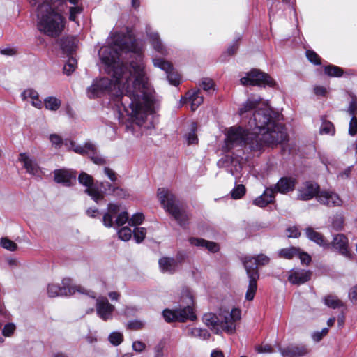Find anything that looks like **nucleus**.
Here are the masks:
<instances>
[{"instance_id":"1","label":"nucleus","mask_w":357,"mask_h":357,"mask_svg":"<svg viewBox=\"0 0 357 357\" xmlns=\"http://www.w3.org/2000/svg\"><path fill=\"white\" fill-rule=\"evenodd\" d=\"M143 47L142 41L136 40L128 28L113 33L109 45L99 50L105 70L112 79L95 80L86 89L90 99L109 94L138 126L145 122L149 114L155 112L157 104L144 70Z\"/></svg>"},{"instance_id":"2","label":"nucleus","mask_w":357,"mask_h":357,"mask_svg":"<svg viewBox=\"0 0 357 357\" xmlns=\"http://www.w3.org/2000/svg\"><path fill=\"white\" fill-rule=\"evenodd\" d=\"M225 149L231 151L234 149L243 151H260L266 146H273L282 142L284 135L280 130L273 133H265L261 137L253 132L250 128L245 129L241 126L229 128L226 133Z\"/></svg>"},{"instance_id":"3","label":"nucleus","mask_w":357,"mask_h":357,"mask_svg":"<svg viewBox=\"0 0 357 357\" xmlns=\"http://www.w3.org/2000/svg\"><path fill=\"white\" fill-rule=\"evenodd\" d=\"M77 4L79 0H30L32 6L37 7L38 29L40 32L51 36H59L64 28V17L61 12L66 2Z\"/></svg>"},{"instance_id":"4","label":"nucleus","mask_w":357,"mask_h":357,"mask_svg":"<svg viewBox=\"0 0 357 357\" xmlns=\"http://www.w3.org/2000/svg\"><path fill=\"white\" fill-rule=\"evenodd\" d=\"M248 126L250 130L253 132H256V135H259V137H261L265 133L276 132V130H278L284 135L282 142L287 139V134L284 127L281 123L275 122L273 116V111L268 107L256 110L252 118L248 121Z\"/></svg>"},{"instance_id":"5","label":"nucleus","mask_w":357,"mask_h":357,"mask_svg":"<svg viewBox=\"0 0 357 357\" xmlns=\"http://www.w3.org/2000/svg\"><path fill=\"white\" fill-rule=\"evenodd\" d=\"M241 261L243 264L247 276L249 279L245 299L252 301L257 289V280L259 278L258 266L268 264L270 261V259L266 255L260 254L256 257L245 256L241 258Z\"/></svg>"},{"instance_id":"6","label":"nucleus","mask_w":357,"mask_h":357,"mask_svg":"<svg viewBox=\"0 0 357 357\" xmlns=\"http://www.w3.org/2000/svg\"><path fill=\"white\" fill-rule=\"evenodd\" d=\"M158 197L165 211L169 213L183 227H185L190 220V215L185 209L181 206L176 196L165 188L158 190Z\"/></svg>"},{"instance_id":"7","label":"nucleus","mask_w":357,"mask_h":357,"mask_svg":"<svg viewBox=\"0 0 357 357\" xmlns=\"http://www.w3.org/2000/svg\"><path fill=\"white\" fill-rule=\"evenodd\" d=\"M184 296H185L188 299L186 306L174 310L165 309L163 311V317L167 322H185L187 320L195 321L197 319V316L192 307L194 304L192 296L188 291H185L182 297L183 298Z\"/></svg>"},{"instance_id":"8","label":"nucleus","mask_w":357,"mask_h":357,"mask_svg":"<svg viewBox=\"0 0 357 357\" xmlns=\"http://www.w3.org/2000/svg\"><path fill=\"white\" fill-rule=\"evenodd\" d=\"M72 280L69 278L62 280V287L56 284H50L47 286V294L50 297L68 296L74 294L76 291L87 294V291L79 285H72Z\"/></svg>"},{"instance_id":"9","label":"nucleus","mask_w":357,"mask_h":357,"mask_svg":"<svg viewBox=\"0 0 357 357\" xmlns=\"http://www.w3.org/2000/svg\"><path fill=\"white\" fill-rule=\"evenodd\" d=\"M119 212V206L116 204L109 203L107 212L102 218L103 225L107 227H112L114 224L118 227L129 222V215L126 211Z\"/></svg>"},{"instance_id":"10","label":"nucleus","mask_w":357,"mask_h":357,"mask_svg":"<svg viewBox=\"0 0 357 357\" xmlns=\"http://www.w3.org/2000/svg\"><path fill=\"white\" fill-rule=\"evenodd\" d=\"M241 84L244 86H274L275 82L268 74L257 69H253L241 79Z\"/></svg>"},{"instance_id":"11","label":"nucleus","mask_w":357,"mask_h":357,"mask_svg":"<svg viewBox=\"0 0 357 357\" xmlns=\"http://www.w3.org/2000/svg\"><path fill=\"white\" fill-rule=\"evenodd\" d=\"M241 312L237 308L229 310L220 309L219 318L220 320V329L228 334H233L236 331V322L241 319Z\"/></svg>"},{"instance_id":"12","label":"nucleus","mask_w":357,"mask_h":357,"mask_svg":"<svg viewBox=\"0 0 357 357\" xmlns=\"http://www.w3.org/2000/svg\"><path fill=\"white\" fill-rule=\"evenodd\" d=\"M78 181L81 185L86 187L84 190L85 193L89 195L96 202L98 203L100 200L104 199V193L93 185V178L91 175L82 172L78 176Z\"/></svg>"},{"instance_id":"13","label":"nucleus","mask_w":357,"mask_h":357,"mask_svg":"<svg viewBox=\"0 0 357 357\" xmlns=\"http://www.w3.org/2000/svg\"><path fill=\"white\" fill-rule=\"evenodd\" d=\"M153 63L155 67L160 68L167 73V79L171 84L178 86L180 84V75L174 71L171 63L161 58L153 59Z\"/></svg>"},{"instance_id":"14","label":"nucleus","mask_w":357,"mask_h":357,"mask_svg":"<svg viewBox=\"0 0 357 357\" xmlns=\"http://www.w3.org/2000/svg\"><path fill=\"white\" fill-rule=\"evenodd\" d=\"M319 185L316 183L307 181L298 189V199L310 200L319 194Z\"/></svg>"},{"instance_id":"15","label":"nucleus","mask_w":357,"mask_h":357,"mask_svg":"<svg viewBox=\"0 0 357 357\" xmlns=\"http://www.w3.org/2000/svg\"><path fill=\"white\" fill-rule=\"evenodd\" d=\"M297 183L295 178L291 176H284L279 179L276 184L271 186L270 188L273 191L274 195L276 193L287 194L292 192Z\"/></svg>"},{"instance_id":"16","label":"nucleus","mask_w":357,"mask_h":357,"mask_svg":"<svg viewBox=\"0 0 357 357\" xmlns=\"http://www.w3.org/2000/svg\"><path fill=\"white\" fill-rule=\"evenodd\" d=\"M312 272L310 270L293 268L288 274V281L292 284L301 285L311 279Z\"/></svg>"},{"instance_id":"17","label":"nucleus","mask_w":357,"mask_h":357,"mask_svg":"<svg viewBox=\"0 0 357 357\" xmlns=\"http://www.w3.org/2000/svg\"><path fill=\"white\" fill-rule=\"evenodd\" d=\"M115 307L109 303L106 298H98L96 300V312L98 315L104 321L112 319V313Z\"/></svg>"},{"instance_id":"18","label":"nucleus","mask_w":357,"mask_h":357,"mask_svg":"<svg viewBox=\"0 0 357 357\" xmlns=\"http://www.w3.org/2000/svg\"><path fill=\"white\" fill-rule=\"evenodd\" d=\"M317 199L321 204L328 207L340 206L343 203L337 193L331 191L320 192L317 197Z\"/></svg>"},{"instance_id":"19","label":"nucleus","mask_w":357,"mask_h":357,"mask_svg":"<svg viewBox=\"0 0 357 357\" xmlns=\"http://www.w3.org/2000/svg\"><path fill=\"white\" fill-rule=\"evenodd\" d=\"M54 180L58 183L69 187L75 181L76 173L68 169H56L54 171Z\"/></svg>"},{"instance_id":"20","label":"nucleus","mask_w":357,"mask_h":357,"mask_svg":"<svg viewBox=\"0 0 357 357\" xmlns=\"http://www.w3.org/2000/svg\"><path fill=\"white\" fill-rule=\"evenodd\" d=\"M279 351L282 357H301L309 353V349L305 345H289L280 347Z\"/></svg>"},{"instance_id":"21","label":"nucleus","mask_w":357,"mask_h":357,"mask_svg":"<svg viewBox=\"0 0 357 357\" xmlns=\"http://www.w3.org/2000/svg\"><path fill=\"white\" fill-rule=\"evenodd\" d=\"M158 265L162 273L174 274L178 269L179 262L173 257H162L159 259Z\"/></svg>"},{"instance_id":"22","label":"nucleus","mask_w":357,"mask_h":357,"mask_svg":"<svg viewBox=\"0 0 357 357\" xmlns=\"http://www.w3.org/2000/svg\"><path fill=\"white\" fill-rule=\"evenodd\" d=\"M84 151V155H87L93 163L98 165H103L107 163L106 159L99 154L97 147L92 142H87L85 143Z\"/></svg>"},{"instance_id":"23","label":"nucleus","mask_w":357,"mask_h":357,"mask_svg":"<svg viewBox=\"0 0 357 357\" xmlns=\"http://www.w3.org/2000/svg\"><path fill=\"white\" fill-rule=\"evenodd\" d=\"M331 245L338 252L345 256L349 257L350 252L348 248V238L342 234H337L334 236Z\"/></svg>"},{"instance_id":"24","label":"nucleus","mask_w":357,"mask_h":357,"mask_svg":"<svg viewBox=\"0 0 357 357\" xmlns=\"http://www.w3.org/2000/svg\"><path fill=\"white\" fill-rule=\"evenodd\" d=\"M202 321L215 334H220L222 333L220 319L215 314L211 312L204 314Z\"/></svg>"},{"instance_id":"25","label":"nucleus","mask_w":357,"mask_h":357,"mask_svg":"<svg viewBox=\"0 0 357 357\" xmlns=\"http://www.w3.org/2000/svg\"><path fill=\"white\" fill-rule=\"evenodd\" d=\"M275 202V195L270 187L266 188L263 194L253 200V204L258 207H265Z\"/></svg>"},{"instance_id":"26","label":"nucleus","mask_w":357,"mask_h":357,"mask_svg":"<svg viewBox=\"0 0 357 357\" xmlns=\"http://www.w3.org/2000/svg\"><path fill=\"white\" fill-rule=\"evenodd\" d=\"M19 160L23 163L26 172L33 176L39 175L40 170L38 165L26 153H20Z\"/></svg>"},{"instance_id":"27","label":"nucleus","mask_w":357,"mask_h":357,"mask_svg":"<svg viewBox=\"0 0 357 357\" xmlns=\"http://www.w3.org/2000/svg\"><path fill=\"white\" fill-rule=\"evenodd\" d=\"M189 241L190 244L195 246L204 247L211 252H217L219 250V245L215 242L197 238H190Z\"/></svg>"},{"instance_id":"28","label":"nucleus","mask_w":357,"mask_h":357,"mask_svg":"<svg viewBox=\"0 0 357 357\" xmlns=\"http://www.w3.org/2000/svg\"><path fill=\"white\" fill-rule=\"evenodd\" d=\"M305 233L307 237L316 243L317 244L323 246V247H329L330 244L327 242V241L324 238V236L314 231L312 227H307L305 229Z\"/></svg>"},{"instance_id":"29","label":"nucleus","mask_w":357,"mask_h":357,"mask_svg":"<svg viewBox=\"0 0 357 357\" xmlns=\"http://www.w3.org/2000/svg\"><path fill=\"white\" fill-rule=\"evenodd\" d=\"M151 45L155 51L162 55H166L168 53L167 49L164 46L160 40L159 34L158 33H151L149 35Z\"/></svg>"},{"instance_id":"30","label":"nucleus","mask_w":357,"mask_h":357,"mask_svg":"<svg viewBox=\"0 0 357 357\" xmlns=\"http://www.w3.org/2000/svg\"><path fill=\"white\" fill-rule=\"evenodd\" d=\"M61 47L64 53L71 54L75 50L76 48L75 38L71 36L61 38Z\"/></svg>"},{"instance_id":"31","label":"nucleus","mask_w":357,"mask_h":357,"mask_svg":"<svg viewBox=\"0 0 357 357\" xmlns=\"http://www.w3.org/2000/svg\"><path fill=\"white\" fill-rule=\"evenodd\" d=\"M188 335L202 340H208L211 337V334L206 329L200 328H192L189 329L188 331Z\"/></svg>"},{"instance_id":"32","label":"nucleus","mask_w":357,"mask_h":357,"mask_svg":"<svg viewBox=\"0 0 357 357\" xmlns=\"http://www.w3.org/2000/svg\"><path fill=\"white\" fill-rule=\"evenodd\" d=\"M261 100V98L255 99V100H251L248 99L242 106V107L239 109V114L242 116L243 115L249 112L252 110L253 109L256 108L258 105L259 104L260 101Z\"/></svg>"},{"instance_id":"33","label":"nucleus","mask_w":357,"mask_h":357,"mask_svg":"<svg viewBox=\"0 0 357 357\" xmlns=\"http://www.w3.org/2000/svg\"><path fill=\"white\" fill-rule=\"evenodd\" d=\"M106 185L108 187L107 190L109 195H113L120 198H125L128 196L127 192L119 186L114 185L109 183H107ZM105 190H107V189Z\"/></svg>"},{"instance_id":"34","label":"nucleus","mask_w":357,"mask_h":357,"mask_svg":"<svg viewBox=\"0 0 357 357\" xmlns=\"http://www.w3.org/2000/svg\"><path fill=\"white\" fill-rule=\"evenodd\" d=\"M324 304L328 307L336 309L343 306L342 301L335 296L328 295L324 298Z\"/></svg>"},{"instance_id":"35","label":"nucleus","mask_w":357,"mask_h":357,"mask_svg":"<svg viewBox=\"0 0 357 357\" xmlns=\"http://www.w3.org/2000/svg\"><path fill=\"white\" fill-rule=\"evenodd\" d=\"M279 256L287 259H291L294 257L297 256L299 254V248L296 247H290L287 248L281 249L279 251Z\"/></svg>"},{"instance_id":"36","label":"nucleus","mask_w":357,"mask_h":357,"mask_svg":"<svg viewBox=\"0 0 357 357\" xmlns=\"http://www.w3.org/2000/svg\"><path fill=\"white\" fill-rule=\"evenodd\" d=\"M63 144L68 149H72L75 153L84 155L85 144L83 146L77 145L74 141L70 139H66Z\"/></svg>"},{"instance_id":"37","label":"nucleus","mask_w":357,"mask_h":357,"mask_svg":"<svg viewBox=\"0 0 357 357\" xmlns=\"http://www.w3.org/2000/svg\"><path fill=\"white\" fill-rule=\"evenodd\" d=\"M45 107L47 109L56 111L61 106V101L55 97L50 96L44 100Z\"/></svg>"},{"instance_id":"38","label":"nucleus","mask_w":357,"mask_h":357,"mask_svg":"<svg viewBox=\"0 0 357 357\" xmlns=\"http://www.w3.org/2000/svg\"><path fill=\"white\" fill-rule=\"evenodd\" d=\"M325 73L330 77H341L343 75V70L336 66L328 65L324 68Z\"/></svg>"},{"instance_id":"39","label":"nucleus","mask_w":357,"mask_h":357,"mask_svg":"<svg viewBox=\"0 0 357 357\" xmlns=\"http://www.w3.org/2000/svg\"><path fill=\"white\" fill-rule=\"evenodd\" d=\"M191 101V109L195 110L202 102L203 97L200 96V90L195 91L190 97Z\"/></svg>"},{"instance_id":"40","label":"nucleus","mask_w":357,"mask_h":357,"mask_svg":"<svg viewBox=\"0 0 357 357\" xmlns=\"http://www.w3.org/2000/svg\"><path fill=\"white\" fill-rule=\"evenodd\" d=\"M77 59L73 56L68 58L63 67V73L67 75H70L77 68Z\"/></svg>"},{"instance_id":"41","label":"nucleus","mask_w":357,"mask_h":357,"mask_svg":"<svg viewBox=\"0 0 357 357\" xmlns=\"http://www.w3.org/2000/svg\"><path fill=\"white\" fill-rule=\"evenodd\" d=\"M319 132L321 134H325V135H333L335 134V128L333 124L328 121H323Z\"/></svg>"},{"instance_id":"42","label":"nucleus","mask_w":357,"mask_h":357,"mask_svg":"<svg viewBox=\"0 0 357 357\" xmlns=\"http://www.w3.org/2000/svg\"><path fill=\"white\" fill-rule=\"evenodd\" d=\"M146 235V229L144 227H136L133 230V236L137 243H142Z\"/></svg>"},{"instance_id":"43","label":"nucleus","mask_w":357,"mask_h":357,"mask_svg":"<svg viewBox=\"0 0 357 357\" xmlns=\"http://www.w3.org/2000/svg\"><path fill=\"white\" fill-rule=\"evenodd\" d=\"M133 231L128 227H123L118 231V236L119 238L124 241H129L131 237Z\"/></svg>"},{"instance_id":"44","label":"nucleus","mask_w":357,"mask_h":357,"mask_svg":"<svg viewBox=\"0 0 357 357\" xmlns=\"http://www.w3.org/2000/svg\"><path fill=\"white\" fill-rule=\"evenodd\" d=\"M196 130L197 124L195 123H193L192 124L191 132H190L186 136L188 144H195L198 143V138L196 135Z\"/></svg>"},{"instance_id":"45","label":"nucleus","mask_w":357,"mask_h":357,"mask_svg":"<svg viewBox=\"0 0 357 357\" xmlns=\"http://www.w3.org/2000/svg\"><path fill=\"white\" fill-rule=\"evenodd\" d=\"M0 245L2 248L9 251H15L17 248V244L14 241L6 237L0 239Z\"/></svg>"},{"instance_id":"46","label":"nucleus","mask_w":357,"mask_h":357,"mask_svg":"<svg viewBox=\"0 0 357 357\" xmlns=\"http://www.w3.org/2000/svg\"><path fill=\"white\" fill-rule=\"evenodd\" d=\"M246 192L245 187L243 185H237L231 192V195L233 199H241Z\"/></svg>"},{"instance_id":"47","label":"nucleus","mask_w":357,"mask_h":357,"mask_svg":"<svg viewBox=\"0 0 357 357\" xmlns=\"http://www.w3.org/2000/svg\"><path fill=\"white\" fill-rule=\"evenodd\" d=\"M108 339L112 344L118 346L123 342V336L119 332H112L109 334Z\"/></svg>"},{"instance_id":"48","label":"nucleus","mask_w":357,"mask_h":357,"mask_svg":"<svg viewBox=\"0 0 357 357\" xmlns=\"http://www.w3.org/2000/svg\"><path fill=\"white\" fill-rule=\"evenodd\" d=\"M144 220V216L141 213L134 214L130 219L128 224L130 226H137L141 225Z\"/></svg>"},{"instance_id":"49","label":"nucleus","mask_w":357,"mask_h":357,"mask_svg":"<svg viewBox=\"0 0 357 357\" xmlns=\"http://www.w3.org/2000/svg\"><path fill=\"white\" fill-rule=\"evenodd\" d=\"M78 4L79 2L77 3V4H74L75 6L70 8L69 20L70 21L75 22L77 18V15L80 14L83 11L82 7L79 6Z\"/></svg>"},{"instance_id":"50","label":"nucleus","mask_w":357,"mask_h":357,"mask_svg":"<svg viewBox=\"0 0 357 357\" xmlns=\"http://www.w3.org/2000/svg\"><path fill=\"white\" fill-rule=\"evenodd\" d=\"M306 56L311 63L315 65L321 64V59L314 51L307 50L306 51Z\"/></svg>"},{"instance_id":"51","label":"nucleus","mask_w":357,"mask_h":357,"mask_svg":"<svg viewBox=\"0 0 357 357\" xmlns=\"http://www.w3.org/2000/svg\"><path fill=\"white\" fill-rule=\"evenodd\" d=\"M344 218L342 216L337 215L335 217L332 222V227L336 231H340L343 228Z\"/></svg>"},{"instance_id":"52","label":"nucleus","mask_w":357,"mask_h":357,"mask_svg":"<svg viewBox=\"0 0 357 357\" xmlns=\"http://www.w3.org/2000/svg\"><path fill=\"white\" fill-rule=\"evenodd\" d=\"M21 97L22 100H26L28 98H30L33 100L38 97V93L35 90L29 89L24 91L21 94Z\"/></svg>"},{"instance_id":"53","label":"nucleus","mask_w":357,"mask_h":357,"mask_svg":"<svg viewBox=\"0 0 357 357\" xmlns=\"http://www.w3.org/2000/svg\"><path fill=\"white\" fill-rule=\"evenodd\" d=\"M165 344L163 342H160L154 347V357H163L164 349Z\"/></svg>"},{"instance_id":"54","label":"nucleus","mask_w":357,"mask_h":357,"mask_svg":"<svg viewBox=\"0 0 357 357\" xmlns=\"http://www.w3.org/2000/svg\"><path fill=\"white\" fill-rule=\"evenodd\" d=\"M357 133V118L356 116L351 117L349 122V134L354 136Z\"/></svg>"},{"instance_id":"55","label":"nucleus","mask_w":357,"mask_h":357,"mask_svg":"<svg viewBox=\"0 0 357 357\" xmlns=\"http://www.w3.org/2000/svg\"><path fill=\"white\" fill-rule=\"evenodd\" d=\"M50 140L56 148H59L63 144L61 137L56 134L50 135Z\"/></svg>"},{"instance_id":"56","label":"nucleus","mask_w":357,"mask_h":357,"mask_svg":"<svg viewBox=\"0 0 357 357\" xmlns=\"http://www.w3.org/2000/svg\"><path fill=\"white\" fill-rule=\"evenodd\" d=\"M349 115L353 116H356L357 114V98H354L353 100L350 102L349 106L347 110Z\"/></svg>"},{"instance_id":"57","label":"nucleus","mask_w":357,"mask_h":357,"mask_svg":"<svg viewBox=\"0 0 357 357\" xmlns=\"http://www.w3.org/2000/svg\"><path fill=\"white\" fill-rule=\"evenodd\" d=\"M104 172L105 175L111 180L112 182H116L118 180V176L116 173L109 167H105Z\"/></svg>"},{"instance_id":"58","label":"nucleus","mask_w":357,"mask_h":357,"mask_svg":"<svg viewBox=\"0 0 357 357\" xmlns=\"http://www.w3.org/2000/svg\"><path fill=\"white\" fill-rule=\"evenodd\" d=\"M15 329V326L13 324H11V323L7 324L3 327V329L2 331L3 335L4 336L8 337L13 333Z\"/></svg>"},{"instance_id":"59","label":"nucleus","mask_w":357,"mask_h":357,"mask_svg":"<svg viewBox=\"0 0 357 357\" xmlns=\"http://www.w3.org/2000/svg\"><path fill=\"white\" fill-rule=\"evenodd\" d=\"M255 349L258 353H273V352H274L273 347L270 344L259 345V346H257Z\"/></svg>"},{"instance_id":"60","label":"nucleus","mask_w":357,"mask_h":357,"mask_svg":"<svg viewBox=\"0 0 357 357\" xmlns=\"http://www.w3.org/2000/svg\"><path fill=\"white\" fill-rule=\"evenodd\" d=\"M202 88L204 91H208L213 87V82L209 78H204L202 81Z\"/></svg>"},{"instance_id":"61","label":"nucleus","mask_w":357,"mask_h":357,"mask_svg":"<svg viewBox=\"0 0 357 357\" xmlns=\"http://www.w3.org/2000/svg\"><path fill=\"white\" fill-rule=\"evenodd\" d=\"M287 235L289 238H297L301 235V233L296 227H291L287 228Z\"/></svg>"},{"instance_id":"62","label":"nucleus","mask_w":357,"mask_h":357,"mask_svg":"<svg viewBox=\"0 0 357 357\" xmlns=\"http://www.w3.org/2000/svg\"><path fill=\"white\" fill-rule=\"evenodd\" d=\"M299 257L301 261L303 264H309L311 261V257L306 252H301L299 250V254L297 255Z\"/></svg>"},{"instance_id":"63","label":"nucleus","mask_w":357,"mask_h":357,"mask_svg":"<svg viewBox=\"0 0 357 357\" xmlns=\"http://www.w3.org/2000/svg\"><path fill=\"white\" fill-rule=\"evenodd\" d=\"M146 347V345L144 342L141 341H135L132 343V349L134 351L141 353L142 352Z\"/></svg>"},{"instance_id":"64","label":"nucleus","mask_w":357,"mask_h":357,"mask_svg":"<svg viewBox=\"0 0 357 357\" xmlns=\"http://www.w3.org/2000/svg\"><path fill=\"white\" fill-rule=\"evenodd\" d=\"M349 296L354 303L357 304V284L351 288Z\"/></svg>"}]
</instances>
